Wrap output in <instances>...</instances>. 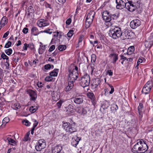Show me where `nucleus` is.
Wrapping results in <instances>:
<instances>
[{
  "label": "nucleus",
  "mask_w": 153,
  "mask_h": 153,
  "mask_svg": "<svg viewBox=\"0 0 153 153\" xmlns=\"http://www.w3.org/2000/svg\"><path fill=\"white\" fill-rule=\"evenodd\" d=\"M148 149V146L144 140H138L137 143L134 146L133 151L138 153L145 152Z\"/></svg>",
  "instance_id": "obj_1"
},
{
  "label": "nucleus",
  "mask_w": 153,
  "mask_h": 153,
  "mask_svg": "<svg viewBox=\"0 0 153 153\" xmlns=\"http://www.w3.org/2000/svg\"><path fill=\"white\" fill-rule=\"evenodd\" d=\"M62 127L66 132L71 134L77 131V128L75 123L63 122Z\"/></svg>",
  "instance_id": "obj_2"
},
{
  "label": "nucleus",
  "mask_w": 153,
  "mask_h": 153,
  "mask_svg": "<svg viewBox=\"0 0 153 153\" xmlns=\"http://www.w3.org/2000/svg\"><path fill=\"white\" fill-rule=\"evenodd\" d=\"M108 34L110 37L113 39H116L121 37L122 35V32L120 28L116 27L111 28Z\"/></svg>",
  "instance_id": "obj_3"
},
{
  "label": "nucleus",
  "mask_w": 153,
  "mask_h": 153,
  "mask_svg": "<svg viewBox=\"0 0 153 153\" xmlns=\"http://www.w3.org/2000/svg\"><path fill=\"white\" fill-rule=\"evenodd\" d=\"M90 79L89 75L85 74L79 79L80 85L83 88L88 86L90 84Z\"/></svg>",
  "instance_id": "obj_4"
},
{
  "label": "nucleus",
  "mask_w": 153,
  "mask_h": 153,
  "mask_svg": "<svg viewBox=\"0 0 153 153\" xmlns=\"http://www.w3.org/2000/svg\"><path fill=\"white\" fill-rule=\"evenodd\" d=\"M68 71L69 74H68V81L74 83L78 78V73H76V71L74 72L70 70H69Z\"/></svg>",
  "instance_id": "obj_5"
},
{
  "label": "nucleus",
  "mask_w": 153,
  "mask_h": 153,
  "mask_svg": "<svg viewBox=\"0 0 153 153\" xmlns=\"http://www.w3.org/2000/svg\"><path fill=\"white\" fill-rule=\"evenodd\" d=\"M46 146L45 141L43 139L39 140L37 145L35 146V148L37 151H41Z\"/></svg>",
  "instance_id": "obj_6"
},
{
  "label": "nucleus",
  "mask_w": 153,
  "mask_h": 153,
  "mask_svg": "<svg viewBox=\"0 0 153 153\" xmlns=\"http://www.w3.org/2000/svg\"><path fill=\"white\" fill-rule=\"evenodd\" d=\"M111 13L109 12L106 10L102 11V17L106 22H109L111 21Z\"/></svg>",
  "instance_id": "obj_7"
},
{
  "label": "nucleus",
  "mask_w": 153,
  "mask_h": 153,
  "mask_svg": "<svg viewBox=\"0 0 153 153\" xmlns=\"http://www.w3.org/2000/svg\"><path fill=\"white\" fill-rule=\"evenodd\" d=\"M128 2H126L125 7L128 11L131 12H133L138 7L134 5L130 1L127 0Z\"/></svg>",
  "instance_id": "obj_8"
},
{
  "label": "nucleus",
  "mask_w": 153,
  "mask_h": 153,
  "mask_svg": "<svg viewBox=\"0 0 153 153\" xmlns=\"http://www.w3.org/2000/svg\"><path fill=\"white\" fill-rule=\"evenodd\" d=\"M141 23V22L139 20L135 19L131 22L130 26L132 29H135L140 26Z\"/></svg>",
  "instance_id": "obj_9"
},
{
  "label": "nucleus",
  "mask_w": 153,
  "mask_h": 153,
  "mask_svg": "<svg viewBox=\"0 0 153 153\" xmlns=\"http://www.w3.org/2000/svg\"><path fill=\"white\" fill-rule=\"evenodd\" d=\"M117 4L116 8L117 9H122L125 7L126 2H125L122 0H116Z\"/></svg>",
  "instance_id": "obj_10"
},
{
  "label": "nucleus",
  "mask_w": 153,
  "mask_h": 153,
  "mask_svg": "<svg viewBox=\"0 0 153 153\" xmlns=\"http://www.w3.org/2000/svg\"><path fill=\"white\" fill-rule=\"evenodd\" d=\"M27 92L30 97V99L33 101H35L37 98V94L36 92L32 90H28Z\"/></svg>",
  "instance_id": "obj_11"
},
{
  "label": "nucleus",
  "mask_w": 153,
  "mask_h": 153,
  "mask_svg": "<svg viewBox=\"0 0 153 153\" xmlns=\"http://www.w3.org/2000/svg\"><path fill=\"white\" fill-rule=\"evenodd\" d=\"M153 44V35H151L148 39L146 41L145 45L148 48H150Z\"/></svg>",
  "instance_id": "obj_12"
},
{
  "label": "nucleus",
  "mask_w": 153,
  "mask_h": 153,
  "mask_svg": "<svg viewBox=\"0 0 153 153\" xmlns=\"http://www.w3.org/2000/svg\"><path fill=\"white\" fill-rule=\"evenodd\" d=\"M101 82V80L98 78L95 79L93 80V82L91 84L93 88L97 90V88Z\"/></svg>",
  "instance_id": "obj_13"
},
{
  "label": "nucleus",
  "mask_w": 153,
  "mask_h": 153,
  "mask_svg": "<svg viewBox=\"0 0 153 153\" xmlns=\"http://www.w3.org/2000/svg\"><path fill=\"white\" fill-rule=\"evenodd\" d=\"M73 101L75 103L78 104H80L83 102V97L82 96H79L77 97H76L74 99Z\"/></svg>",
  "instance_id": "obj_14"
},
{
  "label": "nucleus",
  "mask_w": 153,
  "mask_h": 153,
  "mask_svg": "<svg viewBox=\"0 0 153 153\" xmlns=\"http://www.w3.org/2000/svg\"><path fill=\"white\" fill-rule=\"evenodd\" d=\"M73 107V105L69 104L67 107H65V111L68 115H70L74 112Z\"/></svg>",
  "instance_id": "obj_15"
},
{
  "label": "nucleus",
  "mask_w": 153,
  "mask_h": 153,
  "mask_svg": "<svg viewBox=\"0 0 153 153\" xmlns=\"http://www.w3.org/2000/svg\"><path fill=\"white\" fill-rule=\"evenodd\" d=\"M111 59L112 60V63L115 64L118 59V54L113 53L110 54L109 55Z\"/></svg>",
  "instance_id": "obj_16"
},
{
  "label": "nucleus",
  "mask_w": 153,
  "mask_h": 153,
  "mask_svg": "<svg viewBox=\"0 0 153 153\" xmlns=\"http://www.w3.org/2000/svg\"><path fill=\"white\" fill-rule=\"evenodd\" d=\"M76 112L81 115H83L86 114L87 113V111L86 110L81 107L78 108Z\"/></svg>",
  "instance_id": "obj_17"
},
{
  "label": "nucleus",
  "mask_w": 153,
  "mask_h": 153,
  "mask_svg": "<svg viewBox=\"0 0 153 153\" xmlns=\"http://www.w3.org/2000/svg\"><path fill=\"white\" fill-rule=\"evenodd\" d=\"M62 149V147L61 146L57 145L54 147L52 152L53 153H61L60 152Z\"/></svg>",
  "instance_id": "obj_18"
},
{
  "label": "nucleus",
  "mask_w": 153,
  "mask_h": 153,
  "mask_svg": "<svg viewBox=\"0 0 153 153\" xmlns=\"http://www.w3.org/2000/svg\"><path fill=\"white\" fill-rule=\"evenodd\" d=\"M74 84L71 82L68 81V85L64 89V90L66 92L70 91L74 87Z\"/></svg>",
  "instance_id": "obj_19"
},
{
  "label": "nucleus",
  "mask_w": 153,
  "mask_h": 153,
  "mask_svg": "<svg viewBox=\"0 0 153 153\" xmlns=\"http://www.w3.org/2000/svg\"><path fill=\"white\" fill-rule=\"evenodd\" d=\"M93 19L86 18L85 22V27L86 28L89 27L92 22Z\"/></svg>",
  "instance_id": "obj_20"
},
{
  "label": "nucleus",
  "mask_w": 153,
  "mask_h": 153,
  "mask_svg": "<svg viewBox=\"0 0 153 153\" xmlns=\"http://www.w3.org/2000/svg\"><path fill=\"white\" fill-rule=\"evenodd\" d=\"M31 34L34 36L38 35L39 33L37 27H33L31 29Z\"/></svg>",
  "instance_id": "obj_21"
},
{
  "label": "nucleus",
  "mask_w": 153,
  "mask_h": 153,
  "mask_svg": "<svg viewBox=\"0 0 153 153\" xmlns=\"http://www.w3.org/2000/svg\"><path fill=\"white\" fill-rule=\"evenodd\" d=\"M121 36H123V39H128L129 37L131 36V33L128 31L126 30L123 33H122V35Z\"/></svg>",
  "instance_id": "obj_22"
},
{
  "label": "nucleus",
  "mask_w": 153,
  "mask_h": 153,
  "mask_svg": "<svg viewBox=\"0 0 153 153\" xmlns=\"http://www.w3.org/2000/svg\"><path fill=\"white\" fill-rule=\"evenodd\" d=\"M151 90V88H150L149 87H147V86H145V85L143 88V89L142 91V92L143 94H147Z\"/></svg>",
  "instance_id": "obj_23"
},
{
  "label": "nucleus",
  "mask_w": 153,
  "mask_h": 153,
  "mask_svg": "<svg viewBox=\"0 0 153 153\" xmlns=\"http://www.w3.org/2000/svg\"><path fill=\"white\" fill-rule=\"evenodd\" d=\"M6 140L8 141L9 144L13 146H14L16 144V142L15 140L10 138L7 137L5 141H6Z\"/></svg>",
  "instance_id": "obj_24"
},
{
  "label": "nucleus",
  "mask_w": 153,
  "mask_h": 153,
  "mask_svg": "<svg viewBox=\"0 0 153 153\" xmlns=\"http://www.w3.org/2000/svg\"><path fill=\"white\" fill-rule=\"evenodd\" d=\"M27 11L28 13H27V16H30V13H33L35 11L34 8L31 6H29L27 8Z\"/></svg>",
  "instance_id": "obj_25"
},
{
  "label": "nucleus",
  "mask_w": 153,
  "mask_h": 153,
  "mask_svg": "<svg viewBox=\"0 0 153 153\" xmlns=\"http://www.w3.org/2000/svg\"><path fill=\"white\" fill-rule=\"evenodd\" d=\"M95 15V12L94 11H91L88 13L86 18L94 19Z\"/></svg>",
  "instance_id": "obj_26"
},
{
  "label": "nucleus",
  "mask_w": 153,
  "mask_h": 153,
  "mask_svg": "<svg viewBox=\"0 0 153 153\" xmlns=\"http://www.w3.org/2000/svg\"><path fill=\"white\" fill-rule=\"evenodd\" d=\"M45 45H40V47L39 49V54H42L45 52Z\"/></svg>",
  "instance_id": "obj_27"
},
{
  "label": "nucleus",
  "mask_w": 153,
  "mask_h": 153,
  "mask_svg": "<svg viewBox=\"0 0 153 153\" xmlns=\"http://www.w3.org/2000/svg\"><path fill=\"white\" fill-rule=\"evenodd\" d=\"M129 1H130V2L132 3V4H133L137 7H139L140 1V0H131Z\"/></svg>",
  "instance_id": "obj_28"
},
{
  "label": "nucleus",
  "mask_w": 153,
  "mask_h": 153,
  "mask_svg": "<svg viewBox=\"0 0 153 153\" xmlns=\"http://www.w3.org/2000/svg\"><path fill=\"white\" fill-rule=\"evenodd\" d=\"M58 72V69H55L50 73L49 75L51 76H56L57 75Z\"/></svg>",
  "instance_id": "obj_29"
},
{
  "label": "nucleus",
  "mask_w": 153,
  "mask_h": 153,
  "mask_svg": "<svg viewBox=\"0 0 153 153\" xmlns=\"http://www.w3.org/2000/svg\"><path fill=\"white\" fill-rule=\"evenodd\" d=\"M134 50V46H131L129 47L127 50V54L128 55H130L133 52Z\"/></svg>",
  "instance_id": "obj_30"
},
{
  "label": "nucleus",
  "mask_w": 153,
  "mask_h": 153,
  "mask_svg": "<svg viewBox=\"0 0 153 153\" xmlns=\"http://www.w3.org/2000/svg\"><path fill=\"white\" fill-rule=\"evenodd\" d=\"M7 19L6 16H4L2 18L1 21V23L4 25H6L7 22Z\"/></svg>",
  "instance_id": "obj_31"
},
{
  "label": "nucleus",
  "mask_w": 153,
  "mask_h": 153,
  "mask_svg": "<svg viewBox=\"0 0 153 153\" xmlns=\"http://www.w3.org/2000/svg\"><path fill=\"white\" fill-rule=\"evenodd\" d=\"M37 108L36 106H31L29 110L32 113H34L37 110Z\"/></svg>",
  "instance_id": "obj_32"
},
{
  "label": "nucleus",
  "mask_w": 153,
  "mask_h": 153,
  "mask_svg": "<svg viewBox=\"0 0 153 153\" xmlns=\"http://www.w3.org/2000/svg\"><path fill=\"white\" fill-rule=\"evenodd\" d=\"M145 85V86H147V87L151 89L152 87V82L151 80L148 81Z\"/></svg>",
  "instance_id": "obj_33"
},
{
  "label": "nucleus",
  "mask_w": 153,
  "mask_h": 153,
  "mask_svg": "<svg viewBox=\"0 0 153 153\" xmlns=\"http://www.w3.org/2000/svg\"><path fill=\"white\" fill-rule=\"evenodd\" d=\"M30 134V133L29 131L27 132L23 139V140L25 141H28L29 139H30L29 138Z\"/></svg>",
  "instance_id": "obj_34"
},
{
  "label": "nucleus",
  "mask_w": 153,
  "mask_h": 153,
  "mask_svg": "<svg viewBox=\"0 0 153 153\" xmlns=\"http://www.w3.org/2000/svg\"><path fill=\"white\" fill-rule=\"evenodd\" d=\"M66 48V46L64 45H60L58 47V49L61 51L65 50Z\"/></svg>",
  "instance_id": "obj_35"
},
{
  "label": "nucleus",
  "mask_w": 153,
  "mask_h": 153,
  "mask_svg": "<svg viewBox=\"0 0 153 153\" xmlns=\"http://www.w3.org/2000/svg\"><path fill=\"white\" fill-rule=\"evenodd\" d=\"M13 108L16 110H17L18 109L21 108V106L18 103H16L13 106Z\"/></svg>",
  "instance_id": "obj_36"
},
{
  "label": "nucleus",
  "mask_w": 153,
  "mask_h": 153,
  "mask_svg": "<svg viewBox=\"0 0 153 153\" xmlns=\"http://www.w3.org/2000/svg\"><path fill=\"white\" fill-rule=\"evenodd\" d=\"M87 96L91 100L94 99L95 97L94 95V94L92 93H88L87 94Z\"/></svg>",
  "instance_id": "obj_37"
},
{
  "label": "nucleus",
  "mask_w": 153,
  "mask_h": 153,
  "mask_svg": "<svg viewBox=\"0 0 153 153\" xmlns=\"http://www.w3.org/2000/svg\"><path fill=\"white\" fill-rule=\"evenodd\" d=\"M5 52L7 55L9 56L12 54V50L11 48H9L8 49L6 50Z\"/></svg>",
  "instance_id": "obj_38"
},
{
  "label": "nucleus",
  "mask_w": 153,
  "mask_h": 153,
  "mask_svg": "<svg viewBox=\"0 0 153 153\" xmlns=\"http://www.w3.org/2000/svg\"><path fill=\"white\" fill-rule=\"evenodd\" d=\"M1 57L3 59H6V61L9 60V57L4 53H2L1 55Z\"/></svg>",
  "instance_id": "obj_39"
},
{
  "label": "nucleus",
  "mask_w": 153,
  "mask_h": 153,
  "mask_svg": "<svg viewBox=\"0 0 153 153\" xmlns=\"http://www.w3.org/2000/svg\"><path fill=\"white\" fill-rule=\"evenodd\" d=\"M111 16L110 17H111V19L112 18L113 19H116L117 18L119 17V15L118 14H112L111 13Z\"/></svg>",
  "instance_id": "obj_40"
},
{
  "label": "nucleus",
  "mask_w": 153,
  "mask_h": 153,
  "mask_svg": "<svg viewBox=\"0 0 153 153\" xmlns=\"http://www.w3.org/2000/svg\"><path fill=\"white\" fill-rule=\"evenodd\" d=\"M91 63H94L96 60V56L94 54H92L91 56Z\"/></svg>",
  "instance_id": "obj_41"
},
{
  "label": "nucleus",
  "mask_w": 153,
  "mask_h": 153,
  "mask_svg": "<svg viewBox=\"0 0 153 153\" xmlns=\"http://www.w3.org/2000/svg\"><path fill=\"white\" fill-rule=\"evenodd\" d=\"M10 121V119L8 117L4 118L2 121V123L3 124H6L8 123Z\"/></svg>",
  "instance_id": "obj_42"
},
{
  "label": "nucleus",
  "mask_w": 153,
  "mask_h": 153,
  "mask_svg": "<svg viewBox=\"0 0 153 153\" xmlns=\"http://www.w3.org/2000/svg\"><path fill=\"white\" fill-rule=\"evenodd\" d=\"M78 143V142L75 140V139H74L73 140L71 143V144L73 146L76 147Z\"/></svg>",
  "instance_id": "obj_43"
},
{
  "label": "nucleus",
  "mask_w": 153,
  "mask_h": 153,
  "mask_svg": "<svg viewBox=\"0 0 153 153\" xmlns=\"http://www.w3.org/2000/svg\"><path fill=\"white\" fill-rule=\"evenodd\" d=\"M52 76H47L45 78V80L48 82H51L52 81L53 78L52 77Z\"/></svg>",
  "instance_id": "obj_44"
},
{
  "label": "nucleus",
  "mask_w": 153,
  "mask_h": 153,
  "mask_svg": "<svg viewBox=\"0 0 153 153\" xmlns=\"http://www.w3.org/2000/svg\"><path fill=\"white\" fill-rule=\"evenodd\" d=\"M45 69L46 70H48L51 68L52 67V68H53V65H52L51 66V65L49 64H47L46 65H45L44 66Z\"/></svg>",
  "instance_id": "obj_45"
},
{
  "label": "nucleus",
  "mask_w": 153,
  "mask_h": 153,
  "mask_svg": "<svg viewBox=\"0 0 153 153\" xmlns=\"http://www.w3.org/2000/svg\"><path fill=\"white\" fill-rule=\"evenodd\" d=\"M11 44L12 43L10 41H8L4 47L5 48H9L11 46Z\"/></svg>",
  "instance_id": "obj_46"
},
{
  "label": "nucleus",
  "mask_w": 153,
  "mask_h": 153,
  "mask_svg": "<svg viewBox=\"0 0 153 153\" xmlns=\"http://www.w3.org/2000/svg\"><path fill=\"white\" fill-rule=\"evenodd\" d=\"M74 31L73 30H70L67 34L68 36L69 37H71L74 34Z\"/></svg>",
  "instance_id": "obj_47"
},
{
  "label": "nucleus",
  "mask_w": 153,
  "mask_h": 153,
  "mask_svg": "<svg viewBox=\"0 0 153 153\" xmlns=\"http://www.w3.org/2000/svg\"><path fill=\"white\" fill-rule=\"evenodd\" d=\"M27 45L28 48H30L31 50L33 49L34 48V45L33 43H31Z\"/></svg>",
  "instance_id": "obj_48"
},
{
  "label": "nucleus",
  "mask_w": 153,
  "mask_h": 153,
  "mask_svg": "<svg viewBox=\"0 0 153 153\" xmlns=\"http://www.w3.org/2000/svg\"><path fill=\"white\" fill-rule=\"evenodd\" d=\"M22 123H25V125L27 126H29L30 124V123L27 120L23 121Z\"/></svg>",
  "instance_id": "obj_49"
},
{
  "label": "nucleus",
  "mask_w": 153,
  "mask_h": 153,
  "mask_svg": "<svg viewBox=\"0 0 153 153\" xmlns=\"http://www.w3.org/2000/svg\"><path fill=\"white\" fill-rule=\"evenodd\" d=\"M63 102V101L60 100L57 103L56 105L58 108H60Z\"/></svg>",
  "instance_id": "obj_50"
},
{
  "label": "nucleus",
  "mask_w": 153,
  "mask_h": 153,
  "mask_svg": "<svg viewBox=\"0 0 153 153\" xmlns=\"http://www.w3.org/2000/svg\"><path fill=\"white\" fill-rule=\"evenodd\" d=\"M84 37V36L83 35H81L79 36L78 41L79 43L82 42L83 39Z\"/></svg>",
  "instance_id": "obj_51"
},
{
  "label": "nucleus",
  "mask_w": 153,
  "mask_h": 153,
  "mask_svg": "<svg viewBox=\"0 0 153 153\" xmlns=\"http://www.w3.org/2000/svg\"><path fill=\"white\" fill-rule=\"evenodd\" d=\"M50 29H48L47 30H44L43 31H41L39 32V33H49L50 34H51L52 33V31H50Z\"/></svg>",
  "instance_id": "obj_52"
},
{
  "label": "nucleus",
  "mask_w": 153,
  "mask_h": 153,
  "mask_svg": "<svg viewBox=\"0 0 153 153\" xmlns=\"http://www.w3.org/2000/svg\"><path fill=\"white\" fill-rule=\"evenodd\" d=\"M143 107V104L142 103H140L139 104V105L138 107V111H141L142 110V108Z\"/></svg>",
  "instance_id": "obj_53"
},
{
  "label": "nucleus",
  "mask_w": 153,
  "mask_h": 153,
  "mask_svg": "<svg viewBox=\"0 0 153 153\" xmlns=\"http://www.w3.org/2000/svg\"><path fill=\"white\" fill-rule=\"evenodd\" d=\"M109 86L111 88V91H109V93L112 94L114 91V88L112 85H109Z\"/></svg>",
  "instance_id": "obj_54"
},
{
  "label": "nucleus",
  "mask_w": 153,
  "mask_h": 153,
  "mask_svg": "<svg viewBox=\"0 0 153 153\" xmlns=\"http://www.w3.org/2000/svg\"><path fill=\"white\" fill-rule=\"evenodd\" d=\"M55 48V46L54 45H51L49 49V51L50 52L52 51Z\"/></svg>",
  "instance_id": "obj_55"
},
{
  "label": "nucleus",
  "mask_w": 153,
  "mask_h": 153,
  "mask_svg": "<svg viewBox=\"0 0 153 153\" xmlns=\"http://www.w3.org/2000/svg\"><path fill=\"white\" fill-rule=\"evenodd\" d=\"M93 63H91V66L90 67L91 68V74H92L94 71V69L95 68H94V63H93Z\"/></svg>",
  "instance_id": "obj_56"
},
{
  "label": "nucleus",
  "mask_w": 153,
  "mask_h": 153,
  "mask_svg": "<svg viewBox=\"0 0 153 153\" xmlns=\"http://www.w3.org/2000/svg\"><path fill=\"white\" fill-rule=\"evenodd\" d=\"M71 22V18L68 19L66 22V24L67 25H69Z\"/></svg>",
  "instance_id": "obj_57"
},
{
  "label": "nucleus",
  "mask_w": 153,
  "mask_h": 153,
  "mask_svg": "<svg viewBox=\"0 0 153 153\" xmlns=\"http://www.w3.org/2000/svg\"><path fill=\"white\" fill-rule=\"evenodd\" d=\"M34 122L35 123L33 124V128H35L36 127V126L38 125V122L36 120H34Z\"/></svg>",
  "instance_id": "obj_58"
},
{
  "label": "nucleus",
  "mask_w": 153,
  "mask_h": 153,
  "mask_svg": "<svg viewBox=\"0 0 153 153\" xmlns=\"http://www.w3.org/2000/svg\"><path fill=\"white\" fill-rule=\"evenodd\" d=\"M13 60L15 62H17L19 61V58L17 57V59H16L15 56L14 55V56L13 57Z\"/></svg>",
  "instance_id": "obj_59"
},
{
  "label": "nucleus",
  "mask_w": 153,
  "mask_h": 153,
  "mask_svg": "<svg viewBox=\"0 0 153 153\" xmlns=\"http://www.w3.org/2000/svg\"><path fill=\"white\" fill-rule=\"evenodd\" d=\"M28 29L27 27H25L23 29L22 32L26 34L28 33Z\"/></svg>",
  "instance_id": "obj_60"
},
{
  "label": "nucleus",
  "mask_w": 153,
  "mask_h": 153,
  "mask_svg": "<svg viewBox=\"0 0 153 153\" xmlns=\"http://www.w3.org/2000/svg\"><path fill=\"white\" fill-rule=\"evenodd\" d=\"M28 47V45L26 43H25L24 44V46L23 47V49L24 50L26 51L27 50Z\"/></svg>",
  "instance_id": "obj_61"
},
{
  "label": "nucleus",
  "mask_w": 153,
  "mask_h": 153,
  "mask_svg": "<svg viewBox=\"0 0 153 153\" xmlns=\"http://www.w3.org/2000/svg\"><path fill=\"white\" fill-rule=\"evenodd\" d=\"M120 56L121 58L120 59L123 60V61H124L126 60L127 59L126 57H125L124 55H120Z\"/></svg>",
  "instance_id": "obj_62"
},
{
  "label": "nucleus",
  "mask_w": 153,
  "mask_h": 153,
  "mask_svg": "<svg viewBox=\"0 0 153 153\" xmlns=\"http://www.w3.org/2000/svg\"><path fill=\"white\" fill-rule=\"evenodd\" d=\"M107 73L110 76H112L113 75V72L111 70H108L107 71Z\"/></svg>",
  "instance_id": "obj_63"
},
{
  "label": "nucleus",
  "mask_w": 153,
  "mask_h": 153,
  "mask_svg": "<svg viewBox=\"0 0 153 153\" xmlns=\"http://www.w3.org/2000/svg\"><path fill=\"white\" fill-rule=\"evenodd\" d=\"M10 33V32L9 31H7L3 35V38H5L8 36L9 33Z\"/></svg>",
  "instance_id": "obj_64"
}]
</instances>
